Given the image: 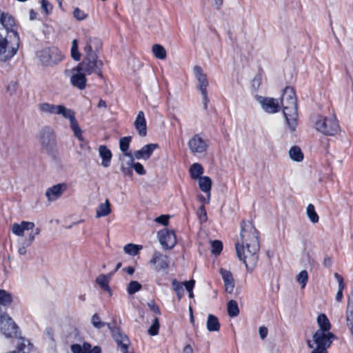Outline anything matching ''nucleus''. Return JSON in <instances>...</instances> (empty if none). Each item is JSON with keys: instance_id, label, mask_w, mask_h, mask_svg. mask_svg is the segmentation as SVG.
<instances>
[{"instance_id": "f257e3e1", "label": "nucleus", "mask_w": 353, "mask_h": 353, "mask_svg": "<svg viewBox=\"0 0 353 353\" xmlns=\"http://www.w3.org/2000/svg\"><path fill=\"white\" fill-rule=\"evenodd\" d=\"M281 104L288 127L294 131L297 125L298 111L295 92L292 87H286L283 90Z\"/></svg>"}, {"instance_id": "f03ea898", "label": "nucleus", "mask_w": 353, "mask_h": 353, "mask_svg": "<svg viewBox=\"0 0 353 353\" xmlns=\"http://www.w3.org/2000/svg\"><path fill=\"white\" fill-rule=\"evenodd\" d=\"M336 336L331 332H323L317 330L313 335V341L316 347H314L312 341H307V347L312 349L311 353H327V349L330 347Z\"/></svg>"}, {"instance_id": "7ed1b4c3", "label": "nucleus", "mask_w": 353, "mask_h": 353, "mask_svg": "<svg viewBox=\"0 0 353 353\" xmlns=\"http://www.w3.org/2000/svg\"><path fill=\"white\" fill-rule=\"evenodd\" d=\"M103 65V63L98 59L97 54H85L83 61L77 65V70L83 71L87 75L94 73L102 77Z\"/></svg>"}, {"instance_id": "20e7f679", "label": "nucleus", "mask_w": 353, "mask_h": 353, "mask_svg": "<svg viewBox=\"0 0 353 353\" xmlns=\"http://www.w3.org/2000/svg\"><path fill=\"white\" fill-rule=\"evenodd\" d=\"M11 231L16 236H27L28 241H33L41 230L35 227L33 222L23 221L19 223H14L12 225Z\"/></svg>"}, {"instance_id": "39448f33", "label": "nucleus", "mask_w": 353, "mask_h": 353, "mask_svg": "<svg viewBox=\"0 0 353 353\" xmlns=\"http://www.w3.org/2000/svg\"><path fill=\"white\" fill-rule=\"evenodd\" d=\"M20 44V37L18 32L10 34L3 46L0 48V61H7L11 59L17 52Z\"/></svg>"}, {"instance_id": "423d86ee", "label": "nucleus", "mask_w": 353, "mask_h": 353, "mask_svg": "<svg viewBox=\"0 0 353 353\" xmlns=\"http://www.w3.org/2000/svg\"><path fill=\"white\" fill-rule=\"evenodd\" d=\"M37 139L43 150L49 154L53 153L57 149L56 135L54 130L50 126H44L38 133Z\"/></svg>"}, {"instance_id": "0eeeda50", "label": "nucleus", "mask_w": 353, "mask_h": 353, "mask_svg": "<svg viewBox=\"0 0 353 353\" xmlns=\"http://www.w3.org/2000/svg\"><path fill=\"white\" fill-rule=\"evenodd\" d=\"M259 250V244H236V251L238 258L248 267L246 260L255 262Z\"/></svg>"}, {"instance_id": "6e6552de", "label": "nucleus", "mask_w": 353, "mask_h": 353, "mask_svg": "<svg viewBox=\"0 0 353 353\" xmlns=\"http://www.w3.org/2000/svg\"><path fill=\"white\" fill-rule=\"evenodd\" d=\"M318 131L327 136H334L339 130V125L335 116L330 117H319L316 122Z\"/></svg>"}, {"instance_id": "1a4fd4ad", "label": "nucleus", "mask_w": 353, "mask_h": 353, "mask_svg": "<svg viewBox=\"0 0 353 353\" xmlns=\"http://www.w3.org/2000/svg\"><path fill=\"white\" fill-rule=\"evenodd\" d=\"M38 57L45 65H52L60 62L63 56L60 50L56 47L44 48L38 52Z\"/></svg>"}, {"instance_id": "9d476101", "label": "nucleus", "mask_w": 353, "mask_h": 353, "mask_svg": "<svg viewBox=\"0 0 353 353\" xmlns=\"http://www.w3.org/2000/svg\"><path fill=\"white\" fill-rule=\"evenodd\" d=\"M240 236L242 243H259V232L252 223L248 221H242L241 223Z\"/></svg>"}, {"instance_id": "9b49d317", "label": "nucleus", "mask_w": 353, "mask_h": 353, "mask_svg": "<svg viewBox=\"0 0 353 353\" xmlns=\"http://www.w3.org/2000/svg\"><path fill=\"white\" fill-rule=\"evenodd\" d=\"M0 327L6 337H13L17 335L18 327L13 320L6 313L0 314Z\"/></svg>"}, {"instance_id": "f8f14e48", "label": "nucleus", "mask_w": 353, "mask_h": 353, "mask_svg": "<svg viewBox=\"0 0 353 353\" xmlns=\"http://www.w3.org/2000/svg\"><path fill=\"white\" fill-rule=\"evenodd\" d=\"M38 109L41 114L47 115H61L63 117L68 108L63 105L41 103L38 105Z\"/></svg>"}, {"instance_id": "ddd939ff", "label": "nucleus", "mask_w": 353, "mask_h": 353, "mask_svg": "<svg viewBox=\"0 0 353 353\" xmlns=\"http://www.w3.org/2000/svg\"><path fill=\"white\" fill-rule=\"evenodd\" d=\"M108 329L111 331L112 337L116 341L118 347L123 353H128L130 340L119 328L113 329L110 324H108Z\"/></svg>"}, {"instance_id": "4468645a", "label": "nucleus", "mask_w": 353, "mask_h": 353, "mask_svg": "<svg viewBox=\"0 0 353 353\" xmlns=\"http://www.w3.org/2000/svg\"><path fill=\"white\" fill-rule=\"evenodd\" d=\"M188 148L191 153L202 154L205 152L208 148V144L205 140L203 139L199 134H194L188 143Z\"/></svg>"}, {"instance_id": "2eb2a0df", "label": "nucleus", "mask_w": 353, "mask_h": 353, "mask_svg": "<svg viewBox=\"0 0 353 353\" xmlns=\"http://www.w3.org/2000/svg\"><path fill=\"white\" fill-rule=\"evenodd\" d=\"M257 101L263 110L268 113H276L280 110V105L277 99L258 96Z\"/></svg>"}, {"instance_id": "dca6fc26", "label": "nucleus", "mask_w": 353, "mask_h": 353, "mask_svg": "<svg viewBox=\"0 0 353 353\" xmlns=\"http://www.w3.org/2000/svg\"><path fill=\"white\" fill-rule=\"evenodd\" d=\"M102 43L97 37H92L90 35H85V46L83 48L85 54H97L101 48Z\"/></svg>"}, {"instance_id": "f3484780", "label": "nucleus", "mask_w": 353, "mask_h": 353, "mask_svg": "<svg viewBox=\"0 0 353 353\" xmlns=\"http://www.w3.org/2000/svg\"><path fill=\"white\" fill-rule=\"evenodd\" d=\"M72 71L74 72V73L70 78L72 85L80 90L84 89L87 82V79L85 78V75L87 74L83 72V71H78L77 67L74 68Z\"/></svg>"}, {"instance_id": "a211bd4d", "label": "nucleus", "mask_w": 353, "mask_h": 353, "mask_svg": "<svg viewBox=\"0 0 353 353\" xmlns=\"http://www.w3.org/2000/svg\"><path fill=\"white\" fill-rule=\"evenodd\" d=\"M158 148V145L155 143H150L144 145L141 150L134 151V157L137 159H148L155 149Z\"/></svg>"}, {"instance_id": "6ab92c4d", "label": "nucleus", "mask_w": 353, "mask_h": 353, "mask_svg": "<svg viewBox=\"0 0 353 353\" xmlns=\"http://www.w3.org/2000/svg\"><path fill=\"white\" fill-rule=\"evenodd\" d=\"M150 263L155 265V270L157 271L165 270L169 266V262L167 260L166 256L159 252H155L154 253L153 257L150 261Z\"/></svg>"}, {"instance_id": "aec40b11", "label": "nucleus", "mask_w": 353, "mask_h": 353, "mask_svg": "<svg viewBox=\"0 0 353 353\" xmlns=\"http://www.w3.org/2000/svg\"><path fill=\"white\" fill-rule=\"evenodd\" d=\"M194 76L199 82L198 88L200 91L206 90L209 85L208 80L206 74L203 72L202 68L199 65H196L194 68Z\"/></svg>"}, {"instance_id": "412c9836", "label": "nucleus", "mask_w": 353, "mask_h": 353, "mask_svg": "<svg viewBox=\"0 0 353 353\" xmlns=\"http://www.w3.org/2000/svg\"><path fill=\"white\" fill-rule=\"evenodd\" d=\"M65 189V185L63 183H59L47 189L46 196L48 201H53L59 198L64 190Z\"/></svg>"}, {"instance_id": "4be33fe9", "label": "nucleus", "mask_w": 353, "mask_h": 353, "mask_svg": "<svg viewBox=\"0 0 353 353\" xmlns=\"http://www.w3.org/2000/svg\"><path fill=\"white\" fill-rule=\"evenodd\" d=\"M134 126L139 134L141 137H145L147 134V125L143 111L139 112L134 121Z\"/></svg>"}, {"instance_id": "5701e85b", "label": "nucleus", "mask_w": 353, "mask_h": 353, "mask_svg": "<svg viewBox=\"0 0 353 353\" xmlns=\"http://www.w3.org/2000/svg\"><path fill=\"white\" fill-rule=\"evenodd\" d=\"M0 24L6 30V34L13 35V32H17L14 30L15 26V20L10 14L5 12Z\"/></svg>"}, {"instance_id": "b1692460", "label": "nucleus", "mask_w": 353, "mask_h": 353, "mask_svg": "<svg viewBox=\"0 0 353 353\" xmlns=\"http://www.w3.org/2000/svg\"><path fill=\"white\" fill-rule=\"evenodd\" d=\"M159 243H176V234L173 231L161 230L157 234Z\"/></svg>"}, {"instance_id": "393cba45", "label": "nucleus", "mask_w": 353, "mask_h": 353, "mask_svg": "<svg viewBox=\"0 0 353 353\" xmlns=\"http://www.w3.org/2000/svg\"><path fill=\"white\" fill-rule=\"evenodd\" d=\"M221 274L225 283V290L229 293H232L234 288L232 273L226 270L221 269Z\"/></svg>"}, {"instance_id": "a878e982", "label": "nucleus", "mask_w": 353, "mask_h": 353, "mask_svg": "<svg viewBox=\"0 0 353 353\" xmlns=\"http://www.w3.org/2000/svg\"><path fill=\"white\" fill-rule=\"evenodd\" d=\"M99 152L102 159L101 165L105 168L109 167L112 157L111 151L105 145H101Z\"/></svg>"}, {"instance_id": "bb28decb", "label": "nucleus", "mask_w": 353, "mask_h": 353, "mask_svg": "<svg viewBox=\"0 0 353 353\" xmlns=\"http://www.w3.org/2000/svg\"><path fill=\"white\" fill-rule=\"evenodd\" d=\"M111 212L110 203L108 199H106L105 203H101L96 212V216L97 218L106 216Z\"/></svg>"}, {"instance_id": "cd10ccee", "label": "nucleus", "mask_w": 353, "mask_h": 353, "mask_svg": "<svg viewBox=\"0 0 353 353\" xmlns=\"http://www.w3.org/2000/svg\"><path fill=\"white\" fill-rule=\"evenodd\" d=\"M317 323L319 328L323 332H330L331 324L329 319L324 314H321L317 318Z\"/></svg>"}, {"instance_id": "c85d7f7f", "label": "nucleus", "mask_w": 353, "mask_h": 353, "mask_svg": "<svg viewBox=\"0 0 353 353\" xmlns=\"http://www.w3.org/2000/svg\"><path fill=\"white\" fill-rule=\"evenodd\" d=\"M113 275V272H110L108 274H100L97 278V283L101 286L102 289L106 291H110V288L108 286L109 281L111 276Z\"/></svg>"}, {"instance_id": "c756f323", "label": "nucleus", "mask_w": 353, "mask_h": 353, "mask_svg": "<svg viewBox=\"0 0 353 353\" xmlns=\"http://www.w3.org/2000/svg\"><path fill=\"white\" fill-rule=\"evenodd\" d=\"M207 328L210 332H216L220 329V324L217 317L209 314L207 321Z\"/></svg>"}, {"instance_id": "7c9ffc66", "label": "nucleus", "mask_w": 353, "mask_h": 353, "mask_svg": "<svg viewBox=\"0 0 353 353\" xmlns=\"http://www.w3.org/2000/svg\"><path fill=\"white\" fill-rule=\"evenodd\" d=\"M190 174L192 179H198L203 173V168L200 163H194L190 168Z\"/></svg>"}, {"instance_id": "2f4dec72", "label": "nucleus", "mask_w": 353, "mask_h": 353, "mask_svg": "<svg viewBox=\"0 0 353 353\" xmlns=\"http://www.w3.org/2000/svg\"><path fill=\"white\" fill-rule=\"evenodd\" d=\"M290 157L295 161L301 162L303 159V154L299 146H293L289 150Z\"/></svg>"}, {"instance_id": "473e14b6", "label": "nucleus", "mask_w": 353, "mask_h": 353, "mask_svg": "<svg viewBox=\"0 0 353 353\" xmlns=\"http://www.w3.org/2000/svg\"><path fill=\"white\" fill-rule=\"evenodd\" d=\"M199 180V185L200 189L204 192H210L212 186V181L208 176H201Z\"/></svg>"}, {"instance_id": "72a5a7b5", "label": "nucleus", "mask_w": 353, "mask_h": 353, "mask_svg": "<svg viewBox=\"0 0 353 353\" xmlns=\"http://www.w3.org/2000/svg\"><path fill=\"white\" fill-rule=\"evenodd\" d=\"M31 344L28 340L20 339L17 343V353H30Z\"/></svg>"}, {"instance_id": "f704fd0d", "label": "nucleus", "mask_w": 353, "mask_h": 353, "mask_svg": "<svg viewBox=\"0 0 353 353\" xmlns=\"http://www.w3.org/2000/svg\"><path fill=\"white\" fill-rule=\"evenodd\" d=\"M228 313L231 317L237 316L239 314V309L237 302L234 300H230L228 303Z\"/></svg>"}, {"instance_id": "c9c22d12", "label": "nucleus", "mask_w": 353, "mask_h": 353, "mask_svg": "<svg viewBox=\"0 0 353 353\" xmlns=\"http://www.w3.org/2000/svg\"><path fill=\"white\" fill-rule=\"evenodd\" d=\"M152 52L154 55L159 59H164L166 58V50L160 44H154L152 46Z\"/></svg>"}, {"instance_id": "e433bc0d", "label": "nucleus", "mask_w": 353, "mask_h": 353, "mask_svg": "<svg viewBox=\"0 0 353 353\" xmlns=\"http://www.w3.org/2000/svg\"><path fill=\"white\" fill-rule=\"evenodd\" d=\"M131 139V137H124L119 141V148L123 154H127L128 153L131 152L128 150Z\"/></svg>"}, {"instance_id": "4c0bfd02", "label": "nucleus", "mask_w": 353, "mask_h": 353, "mask_svg": "<svg viewBox=\"0 0 353 353\" xmlns=\"http://www.w3.org/2000/svg\"><path fill=\"white\" fill-rule=\"evenodd\" d=\"M28 246L26 244H11L10 249L12 254H17L19 256L25 255L27 252Z\"/></svg>"}, {"instance_id": "58836bf2", "label": "nucleus", "mask_w": 353, "mask_h": 353, "mask_svg": "<svg viewBox=\"0 0 353 353\" xmlns=\"http://www.w3.org/2000/svg\"><path fill=\"white\" fill-rule=\"evenodd\" d=\"M63 117L69 119L71 129L79 126L74 112L71 109H68Z\"/></svg>"}, {"instance_id": "ea45409f", "label": "nucleus", "mask_w": 353, "mask_h": 353, "mask_svg": "<svg viewBox=\"0 0 353 353\" xmlns=\"http://www.w3.org/2000/svg\"><path fill=\"white\" fill-rule=\"evenodd\" d=\"M172 284L173 290L176 292L179 299H181L184 294L183 283L179 282L176 279H174L172 281Z\"/></svg>"}, {"instance_id": "a19ab883", "label": "nucleus", "mask_w": 353, "mask_h": 353, "mask_svg": "<svg viewBox=\"0 0 353 353\" xmlns=\"http://www.w3.org/2000/svg\"><path fill=\"white\" fill-rule=\"evenodd\" d=\"M307 215L311 222L316 223L319 221V216L315 211L313 204H309L307 207Z\"/></svg>"}, {"instance_id": "79ce46f5", "label": "nucleus", "mask_w": 353, "mask_h": 353, "mask_svg": "<svg viewBox=\"0 0 353 353\" xmlns=\"http://www.w3.org/2000/svg\"><path fill=\"white\" fill-rule=\"evenodd\" d=\"M71 57L74 61H79L81 58V54L79 51L78 41L77 39H74L72 42Z\"/></svg>"}, {"instance_id": "37998d69", "label": "nucleus", "mask_w": 353, "mask_h": 353, "mask_svg": "<svg viewBox=\"0 0 353 353\" xmlns=\"http://www.w3.org/2000/svg\"><path fill=\"white\" fill-rule=\"evenodd\" d=\"M159 326H160V325H159V319L157 317H155L154 319V320L152 321V323L151 326L149 327V329L148 330V333L150 336L157 335L159 333Z\"/></svg>"}, {"instance_id": "c03bdc74", "label": "nucleus", "mask_w": 353, "mask_h": 353, "mask_svg": "<svg viewBox=\"0 0 353 353\" xmlns=\"http://www.w3.org/2000/svg\"><path fill=\"white\" fill-rule=\"evenodd\" d=\"M296 281L300 283L301 288H303L306 285L308 281V274L306 270L301 271L296 277Z\"/></svg>"}, {"instance_id": "a18cd8bd", "label": "nucleus", "mask_w": 353, "mask_h": 353, "mask_svg": "<svg viewBox=\"0 0 353 353\" xmlns=\"http://www.w3.org/2000/svg\"><path fill=\"white\" fill-rule=\"evenodd\" d=\"M91 322H92V324L93 325V326L97 329H101L103 327H104L105 325L108 326V324L105 322H102L97 314H94L92 316Z\"/></svg>"}, {"instance_id": "49530a36", "label": "nucleus", "mask_w": 353, "mask_h": 353, "mask_svg": "<svg viewBox=\"0 0 353 353\" xmlns=\"http://www.w3.org/2000/svg\"><path fill=\"white\" fill-rule=\"evenodd\" d=\"M141 288V285L137 281H131L128 287V292L130 294H133L138 292Z\"/></svg>"}, {"instance_id": "de8ad7c7", "label": "nucleus", "mask_w": 353, "mask_h": 353, "mask_svg": "<svg viewBox=\"0 0 353 353\" xmlns=\"http://www.w3.org/2000/svg\"><path fill=\"white\" fill-rule=\"evenodd\" d=\"M209 249L213 255L218 256L223 250V244H210Z\"/></svg>"}, {"instance_id": "09e8293b", "label": "nucleus", "mask_w": 353, "mask_h": 353, "mask_svg": "<svg viewBox=\"0 0 353 353\" xmlns=\"http://www.w3.org/2000/svg\"><path fill=\"white\" fill-rule=\"evenodd\" d=\"M123 249L125 252L128 254L133 256L137 254V249H136L135 244H126Z\"/></svg>"}, {"instance_id": "8fccbe9b", "label": "nucleus", "mask_w": 353, "mask_h": 353, "mask_svg": "<svg viewBox=\"0 0 353 353\" xmlns=\"http://www.w3.org/2000/svg\"><path fill=\"white\" fill-rule=\"evenodd\" d=\"M73 16L79 21L83 20L87 17V14L78 8L74 10Z\"/></svg>"}, {"instance_id": "3c124183", "label": "nucleus", "mask_w": 353, "mask_h": 353, "mask_svg": "<svg viewBox=\"0 0 353 353\" xmlns=\"http://www.w3.org/2000/svg\"><path fill=\"white\" fill-rule=\"evenodd\" d=\"M261 81H262V76L259 74H256L252 79V88L255 90H258L261 84Z\"/></svg>"}, {"instance_id": "603ef678", "label": "nucleus", "mask_w": 353, "mask_h": 353, "mask_svg": "<svg viewBox=\"0 0 353 353\" xmlns=\"http://www.w3.org/2000/svg\"><path fill=\"white\" fill-rule=\"evenodd\" d=\"M41 8L46 12V14L51 12L52 10V6L48 0H41Z\"/></svg>"}, {"instance_id": "864d4df0", "label": "nucleus", "mask_w": 353, "mask_h": 353, "mask_svg": "<svg viewBox=\"0 0 353 353\" xmlns=\"http://www.w3.org/2000/svg\"><path fill=\"white\" fill-rule=\"evenodd\" d=\"M132 168L134 169L135 172L140 175H143L145 174V170L143 166L140 163H134L133 164Z\"/></svg>"}, {"instance_id": "5fc2aeb1", "label": "nucleus", "mask_w": 353, "mask_h": 353, "mask_svg": "<svg viewBox=\"0 0 353 353\" xmlns=\"http://www.w3.org/2000/svg\"><path fill=\"white\" fill-rule=\"evenodd\" d=\"M199 218L201 221H205L207 220V213L203 205H201L198 211Z\"/></svg>"}, {"instance_id": "6e6d98bb", "label": "nucleus", "mask_w": 353, "mask_h": 353, "mask_svg": "<svg viewBox=\"0 0 353 353\" xmlns=\"http://www.w3.org/2000/svg\"><path fill=\"white\" fill-rule=\"evenodd\" d=\"M334 277L336 278V279L339 283L338 291L343 292V289L345 288V284L343 283V277L338 273L334 274Z\"/></svg>"}, {"instance_id": "4d7b16f0", "label": "nucleus", "mask_w": 353, "mask_h": 353, "mask_svg": "<svg viewBox=\"0 0 353 353\" xmlns=\"http://www.w3.org/2000/svg\"><path fill=\"white\" fill-rule=\"evenodd\" d=\"M148 307L155 314H160L161 312L158 307V305L155 303L154 301H150L148 303Z\"/></svg>"}, {"instance_id": "13d9d810", "label": "nucleus", "mask_w": 353, "mask_h": 353, "mask_svg": "<svg viewBox=\"0 0 353 353\" xmlns=\"http://www.w3.org/2000/svg\"><path fill=\"white\" fill-rule=\"evenodd\" d=\"M169 218L170 216L168 215H161L155 219V221L163 225H166L168 223Z\"/></svg>"}, {"instance_id": "bf43d9fd", "label": "nucleus", "mask_w": 353, "mask_h": 353, "mask_svg": "<svg viewBox=\"0 0 353 353\" xmlns=\"http://www.w3.org/2000/svg\"><path fill=\"white\" fill-rule=\"evenodd\" d=\"M121 170L125 176H128L131 177L133 175L132 167H130V166L125 167V166L122 165L121 168Z\"/></svg>"}, {"instance_id": "052dcab7", "label": "nucleus", "mask_w": 353, "mask_h": 353, "mask_svg": "<svg viewBox=\"0 0 353 353\" xmlns=\"http://www.w3.org/2000/svg\"><path fill=\"white\" fill-rule=\"evenodd\" d=\"M203 97V106L205 110L208 109V103L209 102V98L208 97V92L206 90L200 91Z\"/></svg>"}, {"instance_id": "680f3d73", "label": "nucleus", "mask_w": 353, "mask_h": 353, "mask_svg": "<svg viewBox=\"0 0 353 353\" xmlns=\"http://www.w3.org/2000/svg\"><path fill=\"white\" fill-rule=\"evenodd\" d=\"M74 136L81 141H83L82 130L79 126L72 129Z\"/></svg>"}, {"instance_id": "e2e57ef3", "label": "nucleus", "mask_w": 353, "mask_h": 353, "mask_svg": "<svg viewBox=\"0 0 353 353\" xmlns=\"http://www.w3.org/2000/svg\"><path fill=\"white\" fill-rule=\"evenodd\" d=\"M123 155L128 158V160L126 162L127 165L132 167L133 164L134 163V161L136 159L134 157V153L130 152V153H128L127 154H123Z\"/></svg>"}, {"instance_id": "0e129e2a", "label": "nucleus", "mask_w": 353, "mask_h": 353, "mask_svg": "<svg viewBox=\"0 0 353 353\" xmlns=\"http://www.w3.org/2000/svg\"><path fill=\"white\" fill-rule=\"evenodd\" d=\"M195 284V281L192 279L189 281L183 282V285L188 292L192 291Z\"/></svg>"}, {"instance_id": "69168bd1", "label": "nucleus", "mask_w": 353, "mask_h": 353, "mask_svg": "<svg viewBox=\"0 0 353 353\" xmlns=\"http://www.w3.org/2000/svg\"><path fill=\"white\" fill-rule=\"evenodd\" d=\"M17 85L15 82H10L8 87L7 91L9 92L11 94H14L17 91Z\"/></svg>"}, {"instance_id": "338daca9", "label": "nucleus", "mask_w": 353, "mask_h": 353, "mask_svg": "<svg viewBox=\"0 0 353 353\" xmlns=\"http://www.w3.org/2000/svg\"><path fill=\"white\" fill-rule=\"evenodd\" d=\"M71 350L72 353H83V350L82 347L79 344H74L71 346Z\"/></svg>"}, {"instance_id": "774afa93", "label": "nucleus", "mask_w": 353, "mask_h": 353, "mask_svg": "<svg viewBox=\"0 0 353 353\" xmlns=\"http://www.w3.org/2000/svg\"><path fill=\"white\" fill-rule=\"evenodd\" d=\"M259 334H260L261 338L262 339H264L268 335V328L264 326L260 327H259Z\"/></svg>"}]
</instances>
